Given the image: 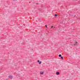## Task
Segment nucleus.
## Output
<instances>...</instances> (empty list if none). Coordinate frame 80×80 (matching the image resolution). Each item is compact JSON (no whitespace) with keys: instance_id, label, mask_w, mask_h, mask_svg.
Returning <instances> with one entry per match:
<instances>
[{"instance_id":"3","label":"nucleus","mask_w":80,"mask_h":80,"mask_svg":"<svg viewBox=\"0 0 80 80\" xmlns=\"http://www.w3.org/2000/svg\"><path fill=\"white\" fill-rule=\"evenodd\" d=\"M17 77H20V74H18L17 75Z\"/></svg>"},{"instance_id":"12","label":"nucleus","mask_w":80,"mask_h":80,"mask_svg":"<svg viewBox=\"0 0 80 80\" xmlns=\"http://www.w3.org/2000/svg\"><path fill=\"white\" fill-rule=\"evenodd\" d=\"M38 63H39V62H40V61L38 60Z\"/></svg>"},{"instance_id":"4","label":"nucleus","mask_w":80,"mask_h":80,"mask_svg":"<svg viewBox=\"0 0 80 80\" xmlns=\"http://www.w3.org/2000/svg\"><path fill=\"white\" fill-rule=\"evenodd\" d=\"M40 74H41V75H43V72H40Z\"/></svg>"},{"instance_id":"2","label":"nucleus","mask_w":80,"mask_h":80,"mask_svg":"<svg viewBox=\"0 0 80 80\" xmlns=\"http://www.w3.org/2000/svg\"><path fill=\"white\" fill-rule=\"evenodd\" d=\"M59 74L60 72H56V75H59Z\"/></svg>"},{"instance_id":"13","label":"nucleus","mask_w":80,"mask_h":80,"mask_svg":"<svg viewBox=\"0 0 80 80\" xmlns=\"http://www.w3.org/2000/svg\"><path fill=\"white\" fill-rule=\"evenodd\" d=\"M45 26L46 28H47V25H45Z\"/></svg>"},{"instance_id":"1","label":"nucleus","mask_w":80,"mask_h":80,"mask_svg":"<svg viewBox=\"0 0 80 80\" xmlns=\"http://www.w3.org/2000/svg\"><path fill=\"white\" fill-rule=\"evenodd\" d=\"M8 77H9V78H10V79H12L13 78V76H8Z\"/></svg>"},{"instance_id":"15","label":"nucleus","mask_w":80,"mask_h":80,"mask_svg":"<svg viewBox=\"0 0 80 80\" xmlns=\"http://www.w3.org/2000/svg\"><path fill=\"white\" fill-rule=\"evenodd\" d=\"M54 28H55V27H54V28H53V29L54 30Z\"/></svg>"},{"instance_id":"6","label":"nucleus","mask_w":80,"mask_h":80,"mask_svg":"<svg viewBox=\"0 0 80 80\" xmlns=\"http://www.w3.org/2000/svg\"><path fill=\"white\" fill-rule=\"evenodd\" d=\"M59 57H62V55H61V54H59Z\"/></svg>"},{"instance_id":"9","label":"nucleus","mask_w":80,"mask_h":80,"mask_svg":"<svg viewBox=\"0 0 80 80\" xmlns=\"http://www.w3.org/2000/svg\"><path fill=\"white\" fill-rule=\"evenodd\" d=\"M55 17H57V14H55Z\"/></svg>"},{"instance_id":"5","label":"nucleus","mask_w":80,"mask_h":80,"mask_svg":"<svg viewBox=\"0 0 80 80\" xmlns=\"http://www.w3.org/2000/svg\"><path fill=\"white\" fill-rule=\"evenodd\" d=\"M72 45V46H75V44H71V45Z\"/></svg>"},{"instance_id":"14","label":"nucleus","mask_w":80,"mask_h":80,"mask_svg":"<svg viewBox=\"0 0 80 80\" xmlns=\"http://www.w3.org/2000/svg\"><path fill=\"white\" fill-rule=\"evenodd\" d=\"M17 0H13V1L14 2H15V1H17Z\"/></svg>"},{"instance_id":"10","label":"nucleus","mask_w":80,"mask_h":80,"mask_svg":"<svg viewBox=\"0 0 80 80\" xmlns=\"http://www.w3.org/2000/svg\"><path fill=\"white\" fill-rule=\"evenodd\" d=\"M61 59H63V57H61Z\"/></svg>"},{"instance_id":"8","label":"nucleus","mask_w":80,"mask_h":80,"mask_svg":"<svg viewBox=\"0 0 80 80\" xmlns=\"http://www.w3.org/2000/svg\"><path fill=\"white\" fill-rule=\"evenodd\" d=\"M75 44H76V45H77V42H76L75 43Z\"/></svg>"},{"instance_id":"11","label":"nucleus","mask_w":80,"mask_h":80,"mask_svg":"<svg viewBox=\"0 0 80 80\" xmlns=\"http://www.w3.org/2000/svg\"><path fill=\"white\" fill-rule=\"evenodd\" d=\"M53 26H51V28H53Z\"/></svg>"},{"instance_id":"7","label":"nucleus","mask_w":80,"mask_h":80,"mask_svg":"<svg viewBox=\"0 0 80 80\" xmlns=\"http://www.w3.org/2000/svg\"><path fill=\"white\" fill-rule=\"evenodd\" d=\"M41 63H42V62H39V64H41Z\"/></svg>"}]
</instances>
